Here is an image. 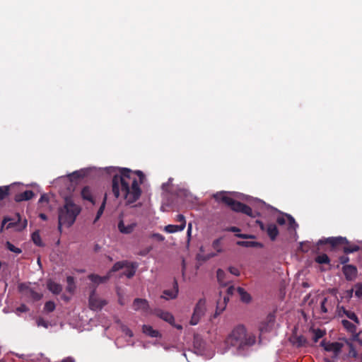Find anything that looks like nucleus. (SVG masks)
I'll return each mask as SVG.
<instances>
[{"instance_id":"f257e3e1","label":"nucleus","mask_w":362,"mask_h":362,"mask_svg":"<svg viewBox=\"0 0 362 362\" xmlns=\"http://www.w3.org/2000/svg\"><path fill=\"white\" fill-rule=\"evenodd\" d=\"M119 174H114L112 192L115 198L122 194L126 204H132L141 195L140 184L144 182V175L141 170L132 171L126 168H118Z\"/></svg>"},{"instance_id":"f03ea898","label":"nucleus","mask_w":362,"mask_h":362,"mask_svg":"<svg viewBox=\"0 0 362 362\" xmlns=\"http://www.w3.org/2000/svg\"><path fill=\"white\" fill-rule=\"evenodd\" d=\"M81 208L69 197H66L64 204L58 209V229L62 231V226L71 227L81 213Z\"/></svg>"},{"instance_id":"7ed1b4c3","label":"nucleus","mask_w":362,"mask_h":362,"mask_svg":"<svg viewBox=\"0 0 362 362\" xmlns=\"http://www.w3.org/2000/svg\"><path fill=\"white\" fill-rule=\"evenodd\" d=\"M256 337L252 333H247L243 325H238L233 329L226 339V344L231 346H237L238 349H244L254 345Z\"/></svg>"},{"instance_id":"20e7f679","label":"nucleus","mask_w":362,"mask_h":362,"mask_svg":"<svg viewBox=\"0 0 362 362\" xmlns=\"http://www.w3.org/2000/svg\"><path fill=\"white\" fill-rule=\"evenodd\" d=\"M329 245L332 250L338 248L341 245H344L343 252L345 254H350L357 252L360 250V247L355 244H351L350 242L345 237H329L325 239H321L317 242V245Z\"/></svg>"},{"instance_id":"39448f33","label":"nucleus","mask_w":362,"mask_h":362,"mask_svg":"<svg viewBox=\"0 0 362 362\" xmlns=\"http://www.w3.org/2000/svg\"><path fill=\"white\" fill-rule=\"evenodd\" d=\"M138 264L136 262H130L127 260L117 262L112 267L110 272H117L122 269L124 271L121 274V276H126L128 279L132 278L136 271Z\"/></svg>"},{"instance_id":"423d86ee","label":"nucleus","mask_w":362,"mask_h":362,"mask_svg":"<svg viewBox=\"0 0 362 362\" xmlns=\"http://www.w3.org/2000/svg\"><path fill=\"white\" fill-rule=\"evenodd\" d=\"M338 307L340 306L337 296H328L321 301L320 311L323 314H331L337 308L338 313Z\"/></svg>"},{"instance_id":"0eeeda50","label":"nucleus","mask_w":362,"mask_h":362,"mask_svg":"<svg viewBox=\"0 0 362 362\" xmlns=\"http://www.w3.org/2000/svg\"><path fill=\"white\" fill-rule=\"evenodd\" d=\"M320 346L327 352H331L332 356L331 358H337L341 354L344 344L340 342H330L326 340H322L320 342Z\"/></svg>"},{"instance_id":"6e6552de","label":"nucleus","mask_w":362,"mask_h":362,"mask_svg":"<svg viewBox=\"0 0 362 362\" xmlns=\"http://www.w3.org/2000/svg\"><path fill=\"white\" fill-rule=\"evenodd\" d=\"M206 310V300L202 298L197 303L192 318L190 320V325H197L202 315H204Z\"/></svg>"},{"instance_id":"1a4fd4ad","label":"nucleus","mask_w":362,"mask_h":362,"mask_svg":"<svg viewBox=\"0 0 362 362\" xmlns=\"http://www.w3.org/2000/svg\"><path fill=\"white\" fill-rule=\"evenodd\" d=\"M152 313L159 318L162 319L163 320L168 322L172 326L176 327L177 329H182V327L180 325H175V318L173 315L167 311H164L160 309H155Z\"/></svg>"},{"instance_id":"9d476101","label":"nucleus","mask_w":362,"mask_h":362,"mask_svg":"<svg viewBox=\"0 0 362 362\" xmlns=\"http://www.w3.org/2000/svg\"><path fill=\"white\" fill-rule=\"evenodd\" d=\"M107 303L100 296H89L88 306L92 310H100Z\"/></svg>"},{"instance_id":"9b49d317","label":"nucleus","mask_w":362,"mask_h":362,"mask_svg":"<svg viewBox=\"0 0 362 362\" xmlns=\"http://www.w3.org/2000/svg\"><path fill=\"white\" fill-rule=\"evenodd\" d=\"M231 209L235 212H240L250 217H255L252 209L248 205L238 201H235Z\"/></svg>"},{"instance_id":"f8f14e48","label":"nucleus","mask_w":362,"mask_h":362,"mask_svg":"<svg viewBox=\"0 0 362 362\" xmlns=\"http://www.w3.org/2000/svg\"><path fill=\"white\" fill-rule=\"evenodd\" d=\"M132 307L134 310L141 311L143 313H148L150 310L148 301L143 298L134 299Z\"/></svg>"},{"instance_id":"ddd939ff","label":"nucleus","mask_w":362,"mask_h":362,"mask_svg":"<svg viewBox=\"0 0 362 362\" xmlns=\"http://www.w3.org/2000/svg\"><path fill=\"white\" fill-rule=\"evenodd\" d=\"M213 197L216 202H223L225 204H226L227 206H230V209L232 208V206L234 204L235 201L230 197H228V195H226V192H218V193L214 194Z\"/></svg>"},{"instance_id":"4468645a","label":"nucleus","mask_w":362,"mask_h":362,"mask_svg":"<svg viewBox=\"0 0 362 362\" xmlns=\"http://www.w3.org/2000/svg\"><path fill=\"white\" fill-rule=\"evenodd\" d=\"M342 271L346 279L349 280L354 279L357 275L356 267L351 264L344 265Z\"/></svg>"},{"instance_id":"2eb2a0df","label":"nucleus","mask_w":362,"mask_h":362,"mask_svg":"<svg viewBox=\"0 0 362 362\" xmlns=\"http://www.w3.org/2000/svg\"><path fill=\"white\" fill-rule=\"evenodd\" d=\"M136 224L135 223H129L125 225L124 221L121 220L118 223V230L123 234H130L133 232Z\"/></svg>"},{"instance_id":"dca6fc26","label":"nucleus","mask_w":362,"mask_h":362,"mask_svg":"<svg viewBox=\"0 0 362 362\" xmlns=\"http://www.w3.org/2000/svg\"><path fill=\"white\" fill-rule=\"evenodd\" d=\"M265 232L267 233V234L268 235L272 241H274L279 233L278 228L274 223L267 224Z\"/></svg>"},{"instance_id":"f3484780","label":"nucleus","mask_w":362,"mask_h":362,"mask_svg":"<svg viewBox=\"0 0 362 362\" xmlns=\"http://www.w3.org/2000/svg\"><path fill=\"white\" fill-rule=\"evenodd\" d=\"M47 287L52 294H59L62 291V285L55 282L52 279H48L47 281Z\"/></svg>"},{"instance_id":"a211bd4d","label":"nucleus","mask_w":362,"mask_h":362,"mask_svg":"<svg viewBox=\"0 0 362 362\" xmlns=\"http://www.w3.org/2000/svg\"><path fill=\"white\" fill-rule=\"evenodd\" d=\"M342 313L346 315L348 318L353 320L355 323L359 324L358 318L354 312L346 310L343 306L338 307V315L342 316Z\"/></svg>"},{"instance_id":"6ab92c4d","label":"nucleus","mask_w":362,"mask_h":362,"mask_svg":"<svg viewBox=\"0 0 362 362\" xmlns=\"http://www.w3.org/2000/svg\"><path fill=\"white\" fill-rule=\"evenodd\" d=\"M291 341L297 347L306 346L308 344V340L303 335H293Z\"/></svg>"},{"instance_id":"aec40b11","label":"nucleus","mask_w":362,"mask_h":362,"mask_svg":"<svg viewBox=\"0 0 362 362\" xmlns=\"http://www.w3.org/2000/svg\"><path fill=\"white\" fill-rule=\"evenodd\" d=\"M35 194L32 190H26L22 193L16 194L14 200L16 202H21L23 201H28L34 197Z\"/></svg>"},{"instance_id":"412c9836","label":"nucleus","mask_w":362,"mask_h":362,"mask_svg":"<svg viewBox=\"0 0 362 362\" xmlns=\"http://www.w3.org/2000/svg\"><path fill=\"white\" fill-rule=\"evenodd\" d=\"M81 195L83 199L87 200L92 203L93 204H95L93 192L91 188L89 186H86L82 189L81 192Z\"/></svg>"},{"instance_id":"4be33fe9","label":"nucleus","mask_w":362,"mask_h":362,"mask_svg":"<svg viewBox=\"0 0 362 362\" xmlns=\"http://www.w3.org/2000/svg\"><path fill=\"white\" fill-rule=\"evenodd\" d=\"M142 331L143 332L151 337H160V334L158 330L154 329L150 325H143L142 327Z\"/></svg>"},{"instance_id":"5701e85b","label":"nucleus","mask_w":362,"mask_h":362,"mask_svg":"<svg viewBox=\"0 0 362 362\" xmlns=\"http://www.w3.org/2000/svg\"><path fill=\"white\" fill-rule=\"evenodd\" d=\"M228 300H229L228 296H224L222 300H217L216 311V313L217 315H219L221 313H222L225 310L226 304Z\"/></svg>"},{"instance_id":"b1692460","label":"nucleus","mask_w":362,"mask_h":362,"mask_svg":"<svg viewBox=\"0 0 362 362\" xmlns=\"http://www.w3.org/2000/svg\"><path fill=\"white\" fill-rule=\"evenodd\" d=\"M237 244L240 246H243L246 247H263V244L259 242L255 241H238Z\"/></svg>"},{"instance_id":"393cba45","label":"nucleus","mask_w":362,"mask_h":362,"mask_svg":"<svg viewBox=\"0 0 362 362\" xmlns=\"http://www.w3.org/2000/svg\"><path fill=\"white\" fill-rule=\"evenodd\" d=\"M310 331L313 334V339L315 343L317 342L320 338L323 337L326 334V331L325 329L311 328Z\"/></svg>"},{"instance_id":"a878e982","label":"nucleus","mask_w":362,"mask_h":362,"mask_svg":"<svg viewBox=\"0 0 362 362\" xmlns=\"http://www.w3.org/2000/svg\"><path fill=\"white\" fill-rule=\"evenodd\" d=\"M88 279L90 281H91L93 283H94L95 284L98 285L100 284L105 282L108 279V277L106 276H100L97 274H90L88 276Z\"/></svg>"},{"instance_id":"bb28decb","label":"nucleus","mask_w":362,"mask_h":362,"mask_svg":"<svg viewBox=\"0 0 362 362\" xmlns=\"http://www.w3.org/2000/svg\"><path fill=\"white\" fill-rule=\"evenodd\" d=\"M184 230L183 225H168L165 227L164 230L168 233H173Z\"/></svg>"},{"instance_id":"cd10ccee","label":"nucleus","mask_w":362,"mask_h":362,"mask_svg":"<svg viewBox=\"0 0 362 362\" xmlns=\"http://www.w3.org/2000/svg\"><path fill=\"white\" fill-rule=\"evenodd\" d=\"M341 324L348 332L352 334H355L356 332V326L349 320H342Z\"/></svg>"},{"instance_id":"c85d7f7f","label":"nucleus","mask_w":362,"mask_h":362,"mask_svg":"<svg viewBox=\"0 0 362 362\" xmlns=\"http://www.w3.org/2000/svg\"><path fill=\"white\" fill-rule=\"evenodd\" d=\"M66 283H67L66 291L69 293L74 292L76 288L74 278L71 276H67Z\"/></svg>"},{"instance_id":"c756f323","label":"nucleus","mask_w":362,"mask_h":362,"mask_svg":"<svg viewBox=\"0 0 362 362\" xmlns=\"http://www.w3.org/2000/svg\"><path fill=\"white\" fill-rule=\"evenodd\" d=\"M315 261L320 264H329V262H330V259L326 254H322V255L317 256L315 258Z\"/></svg>"},{"instance_id":"7c9ffc66","label":"nucleus","mask_w":362,"mask_h":362,"mask_svg":"<svg viewBox=\"0 0 362 362\" xmlns=\"http://www.w3.org/2000/svg\"><path fill=\"white\" fill-rule=\"evenodd\" d=\"M56 305L53 301H47L45 303L44 306V312L49 313L55 310Z\"/></svg>"},{"instance_id":"2f4dec72","label":"nucleus","mask_w":362,"mask_h":362,"mask_svg":"<svg viewBox=\"0 0 362 362\" xmlns=\"http://www.w3.org/2000/svg\"><path fill=\"white\" fill-rule=\"evenodd\" d=\"M105 204H106V195L104 197L103 203H102L101 206H100V208L98 210L96 216H95V220H94V223H95L100 218L102 214H103V211H104V209H105Z\"/></svg>"},{"instance_id":"473e14b6","label":"nucleus","mask_w":362,"mask_h":362,"mask_svg":"<svg viewBox=\"0 0 362 362\" xmlns=\"http://www.w3.org/2000/svg\"><path fill=\"white\" fill-rule=\"evenodd\" d=\"M346 344H347V345H348V346L349 348L348 356L349 357L356 358L358 356V352L356 350L354 344L352 343L349 342V341H346Z\"/></svg>"},{"instance_id":"72a5a7b5","label":"nucleus","mask_w":362,"mask_h":362,"mask_svg":"<svg viewBox=\"0 0 362 362\" xmlns=\"http://www.w3.org/2000/svg\"><path fill=\"white\" fill-rule=\"evenodd\" d=\"M32 240L37 246L42 245L40 235L37 231H35L32 234Z\"/></svg>"},{"instance_id":"f704fd0d","label":"nucleus","mask_w":362,"mask_h":362,"mask_svg":"<svg viewBox=\"0 0 362 362\" xmlns=\"http://www.w3.org/2000/svg\"><path fill=\"white\" fill-rule=\"evenodd\" d=\"M6 247L9 251L13 252L14 253L20 254L22 252V250L21 248L16 247L9 241H7L6 243Z\"/></svg>"},{"instance_id":"c9c22d12","label":"nucleus","mask_w":362,"mask_h":362,"mask_svg":"<svg viewBox=\"0 0 362 362\" xmlns=\"http://www.w3.org/2000/svg\"><path fill=\"white\" fill-rule=\"evenodd\" d=\"M9 194V187H0V201L4 199Z\"/></svg>"},{"instance_id":"e433bc0d","label":"nucleus","mask_w":362,"mask_h":362,"mask_svg":"<svg viewBox=\"0 0 362 362\" xmlns=\"http://www.w3.org/2000/svg\"><path fill=\"white\" fill-rule=\"evenodd\" d=\"M286 217L288 222L289 228L296 229V228L298 226V224L296 223L293 217L292 216H291L290 214H286Z\"/></svg>"},{"instance_id":"4c0bfd02","label":"nucleus","mask_w":362,"mask_h":362,"mask_svg":"<svg viewBox=\"0 0 362 362\" xmlns=\"http://www.w3.org/2000/svg\"><path fill=\"white\" fill-rule=\"evenodd\" d=\"M221 243V238L216 239L215 240H214V242L212 243L213 248L215 250H216L217 252H221L222 251Z\"/></svg>"},{"instance_id":"58836bf2","label":"nucleus","mask_w":362,"mask_h":362,"mask_svg":"<svg viewBox=\"0 0 362 362\" xmlns=\"http://www.w3.org/2000/svg\"><path fill=\"white\" fill-rule=\"evenodd\" d=\"M226 274L224 272L223 270H222L221 269H218L216 272V276H217V279H218V281L221 283V284H224V276H225Z\"/></svg>"},{"instance_id":"ea45409f","label":"nucleus","mask_w":362,"mask_h":362,"mask_svg":"<svg viewBox=\"0 0 362 362\" xmlns=\"http://www.w3.org/2000/svg\"><path fill=\"white\" fill-rule=\"evenodd\" d=\"M310 248V243L309 242L301 243L300 249L303 252H308Z\"/></svg>"},{"instance_id":"a19ab883","label":"nucleus","mask_w":362,"mask_h":362,"mask_svg":"<svg viewBox=\"0 0 362 362\" xmlns=\"http://www.w3.org/2000/svg\"><path fill=\"white\" fill-rule=\"evenodd\" d=\"M37 326H42L45 328L48 327V322L45 321L42 317H38L36 320Z\"/></svg>"},{"instance_id":"79ce46f5","label":"nucleus","mask_w":362,"mask_h":362,"mask_svg":"<svg viewBox=\"0 0 362 362\" xmlns=\"http://www.w3.org/2000/svg\"><path fill=\"white\" fill-rule=\"evenodd\" d=\"M81 177H83V175L78 171H75L70 175V178L71 180H78Z\"/></svg>"},{"instance_id":"37998d69","label":"nucleus","mask_w":362,"mask_h":362,"mask_svg":"<svg viewBox=\"0 0 362 362\" xmlns=\"http://www.w3.org/2000/svg\"><path fill=\"white\" fill-rule=\"evenodd\" d=\"M176 221L177 222L180 223V225H183L184 226V228H185V226H186V221H185V216L182 214H178L177 216Z\"/></svg>"},{"instance_id":"c03bdc74","label":"nucleus","mask_w":362,"mask_h":362,"mask_svg":"<svg viewBox=\"0 0 362 362\" xmlns=\"http://www.w3.org/2000/svg\"><path fill=\"white\" fill-rule=\"evenodd\" d=\"M151 238H153V239H155L159 242H162L165 240V237L160 233H153L151 235Z\"/></svg>"},{"instance_id":"a18cd8bd","label":"nucleus","mask_w":362,"mask_h":362,"mask_svg":"<svg viewBox=\"0 0 362 362\" xmlns=\"http://www.w3.org/2000/svg\"><path fill=\"white\" fill-rule=\"evenodd\" d=\"M240 300L244 303H249L252 300L251 296H240Z\"/></svg>"},{"instance_id":"49530a36","label":"nucleus","mask_w":362,"mask_h":362,"mask_svg":"<svg viewBox=\"0 0 362 362\" xmlns=\"http://www.w3.org/2000/svg\"><path fill=\"white\" fill-rule=\"evenodd\" d=\"M339 262L341 264L346 265V264L349 262V257L345 255L339 257Z\"/></svg>"},{"instance_id":"de8ad7c7","label":"nucleus","mask_w":362,"mask_h":362,"mask_svg":"<svg viewBox=\"0 0 362 362\" xmlns=\"http://www.w3.org/2000/svg\"><path fill=\"white\" fill-rule=\"evenodd\" d=\"M16 311L18 313H25L28 311V308L25 305L22 304L21 306L16 308Z\"/></svg>"},{"instance_id":"09e8293b","label":"nucleus","mask_w":362,"mask_h":362,"mask_svg":"<svg viewBox=\"0 0 362 362\" xmlns=\"http://www.w3.org/2000/svg\"><path fill=\"white\" fill-rule=\"evenodd\" d=\"M286 217L284 216H279L276 219V222L278 224L282 226L286 223Z\"/></svg>"},{"instance_id":"8fccbe9b","label":"nucleus","mask_w":362,"mask_h":362,"mask_svg":"<svg viewBox=\"0 0 362 362\" xmlns=\"http://www.w3.org/2000/svg\"><path fill=\"white\" fill-rule=\"evenodd\" d=\"M229 272L233 275L238 276L240 274L239 269L235 267H229Z\"/></svg>"},{"instance_id":"3c124183","label":"nucleus","mask_w":362,"mask_h":362,"mask_svg":"<svg viewBox=\"0 0 362 362\" xmlns=\"http://www.w3.org/2000/svg\"><path fill=\"white\" fill-rule=\"evenodd\" d=\"M238 238H243V239H248V238H254L255 236L252 235H247V234H242V233H238L235 235Z\"/></svg>"},{"instance_id":"603ef678","label":"nucleus","mask_w":362,"mask_h":362,"mask_svg":"<svg viewBox=\"0 0 362 362\" xmlns=\"http://www.w3.org/2000/svg\"><path fill=\"white\" fill-rule=\"evenodd\" d=\"M49 202V198L47 197V194H44L42 195H41L40 199H39V202L41 203V202Z\"/></svg>"},{"instance_id":"864d4df0","label":"nucleus","mask_w":362,"mask_h":362,"mask_svg":"<svg viewBox=\"0 0 362 362\" xmlns=\"http://www.w3.org/2000/svg\"><path fill=\"white\" fill-rule=\"evenodd\" d=\"M257 224L259 225L260 229L262 230V231H266V228H267V225L264 224L262 221H257Z\"/></svg>"},{"instance_id":"5fc2aeb1","label":"nucleus","mask_w":362,"mask_h":362,"mask_svg":"<svg viewBox=\"0 0 362 362\" xmlns=\"http://www.w3.org/2000/svg\"><path fill=\"white\" fill-rule=\"evenodd\" d=\"M60 362H75V359L71 356H68L62 359Z\"/></svg>"},{"instance_id":"6e6d98bb","label":"nucleus","mask_w":362,"mask_h":362,"mask_svg":"<svg viewBox=\"0 0 362 362\" xmlns=\"http://www.w3.org/2000/svg\"><path fill=\"white\" fill-rule=\"evenodd\" d=\"M228 230L230 231V232H234V233L240 231V228H238V227H235V226H231V227L228 228Z\"/></svg>"},{"instance_id":"4d7b16f0","label":"nucleus","mask_w":362,"mask_h":362,"mask_svg":"<svg viewBox=\"0 0 362 362\" xmlns=\"http://www.w3.org/2000/svg\"><path fill=\"white\" fill-rule=\"evenodd\" d=\"M238 290V294H248L245 290L244 288H241V287H238L237 288Z\"/></svg>"},{"instance_id":"13d9d810","label":"nucleus","mask_w":362,"mask_h":362,"mask_svg":"<svg viewBox=\"0 0 362 362\" xmlns=\"http://www.w3.org/2000/svg\"><path fill=\"white\" fill-rule=\"evenodd\" d=\"M39 217L43 221H46L47 219V215L42 213L39 214Z\"/></svg>"},{"instance_id":"bf43d9fd","label":"nucleus","mask_w":362,"mask_h":362,"mask_svg":"<svg viewBox=\"0 0 362 362\" xmlns=\"http://www.w3.org/2000/svg\"><path fill=\"white\" fill-rule=\"evenodd\" d=\"M170 298H167L165 296H161L162 298L166 299V300H169V299H174L176 298L177 296L175 295H173V296H169Z\"/></svg>"},{"instance_id":"052dcab7","label":"nucleus","mask_w":362,"mask_h":362,"mask_svg":"<svg viewBox=\"0 0 362 362\" xmlns=\"http://www.w3.org/2000/svg\"><path fill=\"white\" fill-rule=\"evenodd\" d=\"M233 286H230L227 289V293L226 294H233Z\"/></svg>"},{"instance_id":"680f3d73","label":"nucleus","mask_w":362,"mask_h":362,"mask_svg":"<svg viewBox=\"0 0 362 362\" xmlns=\"http://www.w3.org/2000/svg\"><path fill=\"white\" fill-rule=\"evenodd\" d=\"M334 359L335 358H325V362H334Z\"/></svg>"},{"instance_id":"e2e57ef3","label":"nucleus","mask_w":362,"mask_h":362,"mask_svg":"<svg viewBox=\"0 0 362 362\" xmlns=\"http://www.w3.org/2000/svg\"><path fill=\"white\" fill-rule=\"evenodd\" d=\"M148 252V250H144V251H141L139 255H141V256H145L147 255V253Z\"/></svg>"},{"instance_id":"0e129e2a","label":"nucleus","mask_w":362,"mask_h":362,"mask_svg":"<svg viewBox=\"0 0 362 362\" xmlns=\"http://www.w3.org/2000/svg\"><path fill=\"white\" fill-rule=\"evenodd\" d=\"M174 288L175 289V292L177 293L178 292V285H177V281H174Z\"/></svg>"},{"instance_id":"69168bd1","label":"nucleus","mask_w":362,"mask_h":362,"mask_svg":"<svg viewBox=\"0 0 362 362\" xmlns=\"http://www.w3.org/2000/svg\"><path fill=\"white\" fill-rule=\"evenodd\" d=\"M192 223H189L187 226V230H189V232H192Z\"/></svg>"},{"instance_id":"338daca9","label":"nucleus","mask_w":362,"mask_h":362,"mask_svg":"<svg viewBox=\"0 0 362 362\" xmlns=\"http://www.w3.org/2000/svg\"><path fill=\"white\" fill-rule=\"evenodd\" d=\"M126 334L127 335H129V337H132L133 336L132 332L130 329H129L127 330Z\"/></svg>"},{"instance_id":"774afa93","label":"nucleus","mask_w":362,"mask_h":362,"mask_svg":"<svg viewBox=\"0 0 362 362\" xmlns=\"http://www.w3.org/2000/svg\"><path fill=\"white\" fill-rule=\"evenodd\" d=\"M163 294L167 295V294H172V293L168 290H165L163 293Z\"/></svg>"}]
</instances>
